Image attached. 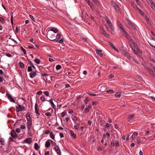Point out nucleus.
<instances>
[{
	"label": "nucleus",
	"instance_id": "f257e3e1",
	"mask_svg": "<svg viewBox=\"0 0 155 155\" xmlns=\"http://www.w3.org/2000/svg\"><path fill=\"white\" fill-rule=\"evenodd\" d=\"M48 38L51 41H55L56 39V34L48 30L47 33Z\"/></svg>",
	"mask_w": 155,
	"mask_h": 155
},
{
	"label": "nucleus",
	"instance_id": "f03ea898",
	"mask_svg": "<svg viewBox=\"0 0 155 155\" xmlns=\"http://www.w3.org/2000/svg\"><path fill=\"white\" fill-rule=\"evenodd\" d=\"M111 5L117 11L119 12L120 10V8L118 5L113 1L110 2Z\"/></svg>",
	"mask_w": 155,
	"mask_h": 155
},
{
	"label": "nucleus",
	"instance_id": "7ed1b4c3",
	"mask_svg": "<svg viewBox=\"0 0 155 155\" xmlns=\"http://www.w3.org/2000/svg\"><path fill=\"white\" fill-rule=\"evenodd\" d=\"M56 39L55 41L56 42H58V41L59 43L60 44L62 43L64 41V40L63 38H61L60 40H59V39L61 38V33L60 34H56Z\"/></svg>",
	"mask_w": 155,
	"mask_h": 155
},
{
	"label": "nucleus",
	"instance_id": "20e7f679",
	"mask_svg": "<svg viewBox=\"0 0 155 155\" xmlns=\"http://www.w3.org/2000/svg\"><path fill=\"white\" fill-rule=\"evenodd\" d=\"M51 142H53L55 144L54 145V149L58 155H61V152L59 147L56 145V143L52 140H51Z\"/></svg>",
	"mask_w": 155,
	"mask_h": 155
},
{
	"label": "nucleus",
	"instance_id": "39448f33",
	"mask_svg": "<svg viewBox=\"0 0 155 155\" xmlns=\"http://www.w3.org/2000/svg\"><path fill=\"white\" fill-rule=\"evenodd\" d=\"M27 128L28 130H29L31 129V126L32 125V119L31 117H30V118H27Z\"/></svg>",
	"mask_w": 155,
	"mask_h": 155
},
{
	"label": "nucleus",
	"instance_id": "423d86ee",
	"mask_svg": "<svg viewBox=\"0 0 155 155\" xmlns=\"http://www.w3.org/2000/svg\"><path fill=\"white\" fill-rule=\"evenodd\" d=\"M16 111L17 112L22 111L25 109V107L22 105L18 104V106L16 107Z\"/></svg>",
	"mask_w": 155,
	"mask_h": 155
},
{
	"label": "nucleus",
	"instance_id": "0eeeda50",
	"mask_svg": "<svg viewBox=\"0 0 155 155\" xmlns=\"http://www.w3.org/2000/svg\"><path fill=\"white\" fill-rule=\"evenodd\" d=\"M10 134L11 136L14 138L18 137V135L16 133L14 130H12L10 132Z\"/></svg>",
	"mask_w": 155,
	"mask_h": 155
},
{
	"label": "nucleus",
	"instance_id": "6e6552de",
	"mask_svg": "<svg viewBox=\"0 0 155 155\" xmlns=\"http://www.w3.org/2000/svg\"><path fill=\"white\" fill-rule=\"evenodd\" d=\"M127 22L129 23L130 27L136 30V28L134 25L132 23L131 21L128 19L127 21Z\"/></svg>",
	"mask_w": 155,
	"mask_h": 155
},
{
	"label": "nucleus",
	"instance_id": "1a4fd4ad",
	"mask_svg": "<svg viewBox=\"0 0 155 155\" xmlns=\"http://www.w3.org/2000/svg\"><path fill=\"white\" fill-rule=\"evenodd\" d=\"M76 73L74 72V71L71 70H69L68 71V74L70 76H74L75 75Z\"/></svg>",
	"mask_w": 155,
	"mask_h": 155
},
{
	"label": "nucleus",
	"instance_id": "9d476101",
	"mask_svg": "<svg viewBox=\"0 0 155 155\" xmlns=\"http://www.w3.org/2000/svg\"><path fill=\"white\" fill-rule=\"evenodd\" d=\"M38 105L37 104V103H36L35 105V113L36 114L38 115H39L40 114L38 111Z\"/></svg>",
	"mask_w": 155,
	"mask_h": 155
},
{
	"label": "nucleus",
	"instance_id": "9b49d317",
	"mask_svg": "<svg viewBox=\"0 0 155 155\" xmlns=\"http://www.w3.org/2000/svg\"><path fill=\"white\" fill-rule=\"evenodd\" d=\"M87 2L88 4L91 8V9L93 10L94 8V5L92 3H91L89 0H87Z\"/></svg>",
	"mask_w": 155,
	"mask_h": 155
},
{
	"label": "nucleus",
	"instance_id": "f8f14e48",
	"mask_svg": "<svg viewBox=\"0 0 155 155\" xmlns=\"http://www.w3.org/2000/svg\"><path fill=\"white\" fill-rule=\"evenodd\" d=\"M96 51L97 54L100 56L102 57L103 56V54L101 53L102 51L98 50V49H96Z\"/></svg>",
	"mask_w": 155,
	"mask_h": 155
},
{
	"label": "nucleus",
	"instance_id": "ddd939ff",
	"mask_svg": "<svg viewBox=\"0 0 155 155\" xmlns=\"http://www.w3.org/2000/svg\"><path fill=\"white\" fill-rule=\"evenodd\" d=\"M24 141L25 143H30L32 142L31 138L30 137L27 138L24 140Z\"/></svg>",
	"mask_w": 155,
	"mask_h": 155
},
{
	"label": "nucleus",
	"instance_id": "4468645a",
	"mask_svg": "<svg viewBox=\"0 0 155 155\" xmlns=\"http://www.w3.org/2000/svg\"><path fill=\"white\" fill-rule=\"evenodd\" d=\"M36 72H37V71L35 70V72L33 71L30 73L29 74L30 77L31 78H34L36 75Z\"/></svg>",
	"mask_w": 155,
	"mask_h": 155
},
{
	"label": "nucleus",
	"instance_id": "2eb2a0df",
	"mask_svg": "<svg viewBox=\"0 0 155 155\" xmlns=\"http://www.w3.org/2000/svg\"><path fill=\"white\" fill-rule=\"evenodd\" d=\"M101 33L103 35H104L107 38H109V35H108V34H107V33L103 29L101 30Z\"/></svg>",
	"mask_w": 155,
	"mask_h": 155
},
{
	"label": "nucleus",
	"instance_id": "dca6fc26",
	"mask_svg": "<svg viewBox=\"0 0 155 155\" xmlns=\"http://www.w3.org/2000/svg\"><path fill=\"white\" fill-rule=\"evenodd\" d=\"M49 30L51 32L53 31V32L55 34L57 33L58 31V30L55 28H52L50 29Z\"/></svg>",
	"mask_w": 155,
	"mask_h": 155
},
{
	"label": "nucleus",
	"instance_id": "f3484780",
	"mask_svg": "<svg viewBox=\"0 0 155 155\" xmlns=\"http://www.w3.org/2000/svg\"><path fill=\"white\" fill-rule=\"evenodd\" d=\"M51 140H48L46 142L45 144V147H46L47 148H48L51 145V143H50V142H49V141H51Z\"/></svg>",
	"mask_w": 155,
	"mask_h": 155
},
{
	"label": "nucleus",
	"instance_id": "a211bd4d",
	"mask_svg": "<svg viewBox=\"0 0 155 155\" xmlns=\"http://www.w3.org/2000/svg\"><path fill=\"white\" fill-rule=\"evenodd\" d=\"M49 102L51 103V106L53 107V108L55 110L56 108V106L54 104L53 101V99H50L49 101Z\"/></svg>",
	"mask_w": 155,
	"mask_h": 155
},
{
	"label": "nucleus",
	"instance_id": "6ab92c4d",
	"mask_svg": "<svg viewBox=\"0 0 155 155\" xmlns=\"http://www.w3.org/2000/svg\"><path fill=\"white\" fill-rule=\"evenodd\" d=\"M121 51L122 54L125 55H127V54H128L127 52L125 49L124 47H123V48L121 49Z\"/></svg>",
	"mask_w": 155,
	"mask_h": 155
},
{
	"label": "nucleus",
	"instance_id": "aec40b11",
	"mask_svg": "<svg viewBox=\"0 0 155 155\" xmlns=\"http://www.w3.org/2000/svg\"><path fill=\"white\" fill-rule=\"evenodd\" d=\"M146 68L148 71L149 73L151 75H153V71L151 69H150V68L148 67H146Z\"/></svg>",
	"mask_w": 155,
	"mask_h": 155
},
{
	"label": "nucleus",
	"instance_id": "412c9836",
	"mask_svg": "<svg viewBox=\"0 0 155 155\" xmlns=\"http://www.w3.org/2000/svg\"><path fill=\"white\" fill-rule=\"evenodd\" d=\"M71 135L74 138H75L76 137V135L74 132L72 130H70Z\"/></svg>",
	"mask_w": 155,
	"mask_h": 155
},
{
	"label": "nucleus",
	"instance_id": "4be33fe9",
	"mask_svg": "<svg viewBox=\"0 0 155 155\" xmlns=\"http://www.w3.org/2000/svg\"><path fill=\"white\" fill-rule=\"evenodd\" d=\"M121 32L123 33L125 38H126L127 35H129L128 34L127 32L126 31L124 30L122 31H121Z\"/></svg>",
	"mask_w": 155,
	"mask_h": 155
},
{
	"label": "nucleus",
	"instance_id": "5701e85b",
	"mask_svg": "<svg viewBox=\"0 0 155 155\" xmlns=\"http://www.w3.org/2000/svg\"><path fill=\"white\" fill-rule=\"evenodd\" d=\"M105 18L107 22V23L108 24V25L111 23L107 17L105 16Z\"/></svg>",
	"mask_w": 155,
	"mask_h": 155
},
{
	"label": "nucleus",
	"instance_id": "b1692460",
	"mask_svg": "<svg viewBox=\"0 0 155 155\" xmlns=\"http://www.w3.org/2000/svg\"><path fill=\"white\" fill-rule=\"evenodd\" d=\"M117 22L118 23L119 26V27L121 28V31L124 30L123 28V25L121 24L120 23L119 21H118Z\"/></svg>",
	"mask_w": 155,
	"mask_h": 155
},
{
	"label": "nucleus",
	"instance_id": "393cba45",
	"mask_svg": "<svg viewBox=\"0 0 155 155\" xmlns=\"http://www.w3.org/2000/svg\"><path fill=\"white\" fill-rule=\"evenodd\" d=\"M50 136L52 139H54L55 135L52 132H51L50 133Z\"/></svg>",
	"mask_w": 155,
	"mask_h": 155
},
{
	"label": "nucleus",
	"instance_id": "a878e982",
	"mask_svg": "<svg viewBox=\"0 0 155 155\" xmlns=\"http://www.w3.org/2000/svg\"><path fill=\"white\" fill-rule=\"evenodd\" d=\"M131 5L134 8H136L137 9V8H138V7H137V5L136 4H135L134 2H131Z\"/></svg>",
	"mask_w": 155,
	"mask_h": 155
},
{
	"label": "nucleus",
	"instance_id": "bb28decb",
	"mask_svg": "<svg viewBox=\"0 0 155 155\" xmlns=\"http://www.w3.org/2000/svg\"><path fill=\"white\" fill-rule=\"evenodd\" d=\"M135 41L132 38H130V39L128 41V42L129 45H130V44L132 43V44Z\"/></svg>",
	"mask_w": 155,
	"mask_h": 155
},
{
	"label": "nucleus",
	"instance_id": "cd10ccee",
	"mask_svg": "<svg viewBox=\"0 0 155 155\" xmlns=\"http://www.w3.org/2000/svg\"><path fill=\"white\" fill-rule=\"evenodd\" d=\"M34 147H35V149L36 150H38V149L39 148V147L37 143H35Z\"/></svg>",
	"mask_w": 155,
	"mask_h": 155
},
{
	"label": "nucleus",
	"instance_id": "c85d7f7f",
	"mask_svg": "<svg viewBox=\"0 0 155 155\" xmlns=\"http://www.w3.org/2000/svg\"><path fill=\"white\" fill-rule=\"evenodd\" d=\"M106 92L107 93L112 94L114 93V91L113 90H109L106 91Z\"/></svg>",
	"mask_w": 155,
	"mask_h": 155
},
{
	"label": "nucleus",
	"instance_id": "c756f323",
	"mask_svg": "<svg viewBox=\"0 0 155 155\" xmlns=\"http://www.w3.org/2000/svg\"><path fill=\"white\" fill-rule=\"evenodd\" d=\"M120 93L119 92L115 94V96L116 97H121Z\"/></svg>",
	"mask_w": 155,
	"mask_h": 155
},
{
	"label": "nucleus",
	"instance_id": "7c9ffc66",
	"mask_svg": "<svg viewBox=\"0 0 155 155\" xmlns=\"http://www.w3.org/2000/svg\"><path fill=\"white\" fill-rule=\"evenodd\" d=\"M114 146L117 147H118L119 146V143L117 141H115V143H114Z\"/></svg>",
	"mask_w": 155,
	"mask_h": 155
},
{
	"label": "nucleus",
	"instance_id": "2f4dec72",
	"mask_svg": "<svg viewBox=\"0 0 155 155\" xmlns=\"http://www.w3.org/2000/svg\"><path fill=\"white\" fill-rule=\"evenodd\" d=\"M19 63V66L20 67V68H23L24 67V64L22 62H20Z\"/></svg>",
	"mask_w": 155,
	"mask_h": 155
},
{
	"label": "nucleus",
	"instance_id": "473e14b6",
	"mask_svg": "<svg viewBox=\"0 0 155 155\" xmlns=\"http://www.w3.org/2000/svg\"><path fill=\"white\" fill-rule=\"evenodd\" d=\"M61 68V65L59 64L57 65L56 67V68L57 70H58L60 69Z\"/></svg>",
	"mask_w": 155,
	"mask_h": 155
},
{
	"label": "nucleus",
	"instance_id": "72a5a7b5",
	"mask_svg": "<svg viewBox=\"0 0 155 155\" xmlns=\"http://www.w3.org/2000/svg\"><path fill=\"white\" fill-rule=\"evenodd\" d=\"M109 26L110 28V29L112 31H114V28L113 26L112 25V23H110V24L109 25Z\"/></svg>",
	"mask_w": 155,
	"mask_h": 155
},
{
	"label": "nucleus",
	"instance_id": "f704fd0d",
	"mask_svg": "<svg viewBox=\"0 0 155 155\" xmlns=\"http://www.w3.org/2000/svg\"><path fill=\"white\" fill-rule=\"evenodd\" d=\"M134 116H135V115L134 114H132L129 115L128 117V118L129 119H131L132 118L134 117Z\"/></svg>",
	"mask_w": 155,
	"mask_h": 155
},
{
	"label": "nucleus",
	"instance_id": "c9c22d12",
	"mask_svg": "<svg viewBox=\"0 0 155 155\" xmlns=\"http://www.w3.org/2000/svg\"><path fill=\"white\" fill-rule=\"evenodd\" d=\"M35 62L37 64H39L40 63V60L38 59H35Z\"/></svg>",
	"mask_w": 155,
	"mask_h": 155
},
{
	"label": "nucleus",
	"instance_id": "e433bc0d",
	"mask_svg": "<svg viewBox=\"0 0 155 155\" xmlns=\"http://www.w3.org/2000/svg\"><path fill=\"white\" fill-rule=\"evenodd\" d=\"M32 70L31 66H29L28 68V72H31Z\"/></svg>",
	"mask_w": 155,
	"mask_h": 155
},
{
	"label": "nucleus",
	"instance_id": "4c0bfd02",
	"mask_svg": "<svg viewBox=\"0 0 155 155\" xmlns=\"http://www.w3.org/2000/svg\"><path fill=\"white\" fill-rule=\"evenodd\" d=\"M129 46L131 48L132 50L134 51H135V50L134 46H133L131 44H130Z\"/></svg>",
	"mask_w": 155,
	"mask_h": 155
},
{
	"label": "nucleus",
	"instance_id": "58836bf2",
	"mask_svg": "<svg viewBox=\"0 0 155 155\" xmlns=\"http://www.w3.org/2000/svg\"><path fill=\"white\" fill-rule=\"evenodd\" d=\"M137 10L141 15H144L143 12L140 9L138 8H137Z\"/></svg>",
	"mask_w": 155,
	"mask_h": 155
},
{
	"label": "nucleus",
	"instance_id": "ea45409f",
	"mask_svg": "<svg viewBox=\"0 0 155 155\" xmlns=\"http://www.w3.org/2000/svg\"><path fill=\"white\" fill-rule=\"evenodd\" d=\"M110 146L111 147H113L114 146V142L113 140L111 141Z\"/></svg>",
	"mask_w": 155,
	"mask_h": 155
},
{
	"label": "nucleus",
	"instance_id": "a19ab883",
	"mask_svg": "<svg viewBox=\"0 0 155 155\" xmlns=\"http://www.w3.org/2000/svg\"><path fill=\"white\" fill-rule=\"evenodd\" d=\"M21 48L22 51L24 52V54H26V50L25 49H24L22 46L21 47Z\"/></svg>",
	"mask_w": 155,
	"mask_h": 155
},
{
	"label": "nucleus",
	"instance_id": "79ce46f5",
	"mask_svg": "<svg viewBox=\"0 0 155 155\" xmlns=\"http://www.w3.org/2000/svg\"><path fill=\"white\" fill-rule=\"evenodd\" d=\"M87 94L90 96H97V94H92L91 93L88 92L87 93Z\"/></svg>",
	"mask_w": 155,
	"mask_h": 155
},
{
	"label": "nucleus",
	"instance_id": "37998d69",
	"mask_svg": "<svg viewBox=\"0 0 155 155\" xmlns=\"http://www.w3.org/2000/svg\"><path fill=\"white\" fill-rule=\"evenodd\" d=\"M110 44L113 49L114 48H116V47L113 43L111 42L110 43Z\"/></svg>",
	"mask_w": 155,
	"mask_h": 155
},
{
	"label": "nucleus",
	"instance_id": "c03bdc74",
	"mask_svg": "<svg viewBox=\"0 0 155 155\" xmlns=\"http://www.w3.org/2000/svg\"><path fill=\"white\" fill-rule=\"evenodd\" d=\"M133 62L135 63L136 64H138V62L136 60H135L134 58H132V60H131Z\"/></svg>",
	"mask_w": 155,
	"mask_h": 155
},
{
	"label": "nucleus",
	"instance_id": "a18cd8bd",
	"mask_svg": "<svg viewBox=\"0 0 155 155\" xmlns=\"http://www.w3.org/2000/svg\"><path fill=\"white\" fill-rule=\"evenodd\" d=\"M10 101L14 103H15V101L14 98L12 97L10 95Z\"/></svg>",
	"mask_w": 155,
	"mask_h": 155
},
{
	"label": "nucleus",
	"instance_id": "49530a36",
	"mask_svg": "<svg viewBox=\"0 0 155 155\" xmlns=\"http://www.w3.org/2000/svg\"><path fill=\"white\" fill-rule=\"evenodd\" d=\"M43 93H44V94L46 96H49V93L48 91H45V92H44Z\"/></svg>",
	"mask_w": 155,
	"mask_h": 155
},
{
	"label": "nucleus",
	"instance_id": "de8ad7c7",
	"mask_svg": "<svg viewBox=\"0 0 155 155\" xmlns=\"http://www.w3.org/2000/svg\"><path fill=\"white\" fill-rule=\"evenodd\" d=\"M40 100L42 101H45V98L43 96H41L40 97Z\"/></svg>",
	"mask_w": 155,
	"mask_h": 155
},
{
	"label": "nucleus",
	"instance_id": "09e8293b",
	"mask_svg": "<svg viewBox=\"0 0 155 155\" xmlns=\"http://www.w3.org/2000/svg\"><path fill=\"white\" fill-rule=\"evenodd\" d=\"M66 112H65V111H63L62 113L61 114V116L62 117H64L66 114Z\"/></svg>",
	"mask_w": 155,
	"mask_h": 155
},
{
	"label": "nucleus",
	"instance_id": "8fccbe9b",
	"mask_svg": "<svg viewBox=\"0 0 155 155\" xmlns=\"http://www.w3.org/2000/svg\"><path fill=\"white\" fill-rule=\"evenodd\" d=\"M89 101V100H88V98L86 97L84 100V103L85 104H87V102Z\"/></svg>",
	"mask_w": 155,
	"mask_h": 155
},
{
	"label": "nucleus",
	"instance_id": "3c124183",
	"mask_svg": "<svg viewBox=\"0 0 155 155\" xmlns=\"http://www.w3.org/2000/svg\"><path fill=\"white\" fill-rule=\"evenodd\" d=\"M28 118H30V117H30V113L28 112L26 114V118H28Z\"/></svg>",
	"mask_w": 155,
	"mask_h": 155
},
{
	"label": "nucleus",
	"instance_id": "603ef678",
	"mask_svg": "<svg viewBox=\"0 0 155 155\" xmlns=\"http://www.w3.org/2000/svg\"><path fill=\"white\" fill-rule=\"evenodd\" d=\"M0 21L2 23H4L5 22L4 18L2 17H0Z\"/></svg>",
	"mask_w": 155,
	"mask_h": 155
},
{
	"label": "nucleus",
	"instance_id": "864d4df0",
	"mask_svg": "<svg viewBox=\"0 0 155 155\" xmlns=\"http://www.w3.org/2000/svg\"><path fill=\"white\" fill-rule=\"evenodd\" d=\"M126 56L127 57L128 59L132 60V57L130 55H129L128 54H127Z\"/></svg>",
	"mask_w": 155,
	"mask_h": 155
},
{
	"label": "nucleus",
	"instance_id": "5fc2aeb1",
	"mask_svg": "<svg viewBox=\"0 0 155 155\" xmlns=\"http://www.w3.org/2000/svg\"><path fill=\"white\" fill-rule=\"evenodd\" d=\"M45 114L47 116L49 117L51 116V114L50 113H46Z\"/></svg>",
	"mask_w": 155,
	"mask_h": 155
},
{
	"label": "nucleus",
	"instance_id": "6e6d98bb",
	"mask_svg": "<svg viewBox=\"0 0 155 155\" xmlns=\"http://www.w3.org/2000/svg\"><path fill=\"white\" fill-rule=\"evenodd\" d=\"M126 38L127 39L128 41L130 39V38H132L131 36L129 35H127V36L126 37Z\"/></svg>",
	"mask_w": 155,
	"mask_h": 155
},
{
	"label": "nucleus",
	"instance_id": "4d7b16f0",
	"mask_svg": "<svg viewBox=\"0 0 155 155\" xmlns=\"http://www.w3.org/2000/svg\"><path fill=\"white\" fill-rule=\"evenodd\" d=\"M49 75V74H46V73H44V74H41V75L42 76H46L48 75Z\"/></svg>",
	"mask_w": 155,
	"mask_h": 155
},
{
	"label": "nucleus",
	"instance_id": "13d9d810",
	"mask_svg": "<svg viewBox=\"0 0 155 155\" xmlns=\"http://www.w3.org/2000/svg\"><path fill=\"white\" fill-rule=\"evenodd\" d=\"M85 113H88L89 111V109L87 107H86L84 110Z\"/></svg>",
	"mask_w": 155,
	"mask_h": 155
},
{
	"label": "nucleus",
	"instance_id": "bf43d9fd",
	"mask_svg": "<svg viewBox=\"0 0 155 155\" xmlns=\"http://www.w3.org/2000/svg\"><path fill=\"white\" fill-rule=\"evenodd\" d=\"M29 16L30 17V18H31L33 21H35V18L34 17L32 16V15H29Z\"/></svg>",
	"mask_w": 155,
	"mask_h": 155
},
{
	"label": "nucleus",
	"instance_id": "052dcab7",
	"mask_svg": "<svg viewBox=\"0 0 155 155\" xmlns=\"http://www.w3.org/2000/svg\"><path fill=\"white\" fill-rule=\"evenodd\" d=\"M20 128L21 129H24L25 128V126H24V125H21L20 126Z\"/></svg>",
	"mask_w": 155,
	"mask_h": 155
},
{
	"label": "nucleus",
	"instance_id": "680f3d73",
	"mask_svg": "<svg viewBox=\"0 0 155 155\" xmlns=\"http://www.w3.org/2000/svg\"><path fill=\"white\" fill-rule=\"evenodd\" d=\"M16 132L17 133H19L20 132V130L19 128H17L16 130Z\"/></svg>",
	"mask_w": 155,
	"mask_h": 155
},
{
	"label": "nucleus",
	"instance_id": "e2e57ef3",
	"mask_svg": "<svg viewBox=\"0 0 155 155\" xmlns=\"http://www.w3.org/2000/svg\"><path fill=\"white\" fill-rule=\"evenodd\" d=\"M97 103H98L97 101H94L92 102V104L93 105H94L97 104Z\"/></svg>",
	"mask_w": 155,
	"mask_h": 155
},
{
	"label": "nucleus",
	"instance_id": "0e129e2a",
	"mask_svg": "<svg viewBox=\"0 0 155 155\" xmlns=\"http://www.w3.org/2000/svg\"><path fill=\"white\" fill-rule=\"evenodd\" d=\"M137 135H138V133L136 132L134 133L133 134V136H134V137L137 136Z\"/></svg>",
	"mask_w": 155,
	"mask_h": 155
},
{
	"label": "nucleus",
	"instance_id": "69168bd1",
	"mask_svg": "<svg viewBox=\"0 0 155 155\" xmlns=\"http://www.w3.org/2000/svg\"><path fill=\"white\" fill-rule=\"evenodd\" d=\"M50 133V131L49 130H47L45 132V134H48Z\"/></svg>",
	"mask_w": 155,
	"mask_h": 155
},
{
	"label": "nucleus",
	"instance_id": "338daca9",
	"mask_svg": "<svg viewBox=\"0 0 155 155\" xmlns=\"http://www.w3.org/2000/svg\"><path fill=\"white\" fill-rule=\"evenodd\" d=\"M42 91H38L36 93V94L38 95H39L42 93Z\"/></svg>",
	"mask_w": 155,
	"mask_h": 155
},
{
	"label": "nucleus",
	"instance_id": "774afa93",
	"mask_svg": "<svg viewBox=\"0 0 155 155\" xmlns=\"http://www.w3.org/2000/svg\"><path fill=\"white\" fill-rule=\"evenodd\" d=\"M60 136L61 138H62L64 137V135L62 133H61L60 134Z\"/></svg>",
	"mask_w": 155,
	"mask_h": 155
}]
</instances>
